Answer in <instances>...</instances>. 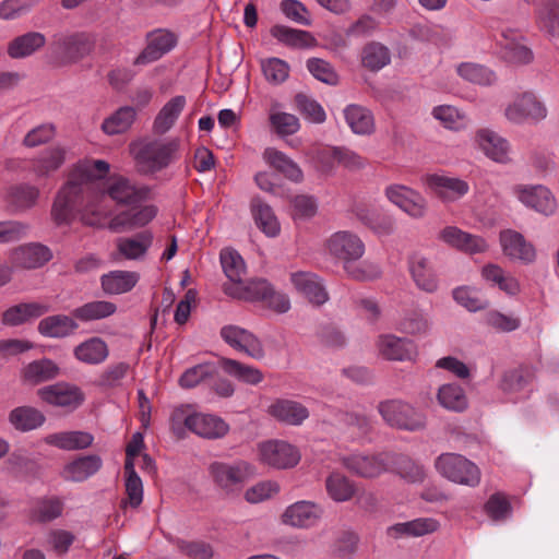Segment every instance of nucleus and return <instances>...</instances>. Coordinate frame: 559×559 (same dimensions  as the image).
<instances>
[{"instance_id": "f257e3e1", "label": "nucleus", "mask_w": 559, "mask_h": 559, "mask_svg": "<svg viewBox=\"0 0 559 559\" xmlns=\"http://www.w3.org/2000/svg\"><path fill=\"white\" fill-rule=\"evenodd\" d=\"M109 169L110 165L103 159L78 163L58 191L51 207V217L58 226L69 225L79 215L83 224L107 227L114 233L134 228L131 212H122L106 223L111 209L99 189L98 180L105 178Z\"/></svg>"}, {"instance_id": "f03ea898", "label": "nucleus", "mask_w": 559, "mask_h": 559, "mask_svg": "<svg viewBox=\"0 0 559 559\" xmlns=\"http://www.w3.org/2000/svg\"><path fill=\"white\" fill-rule=\"evenodd\" d=\"M178 151L176 140H143L130 145V152L142 173L153 174L167 167Z\"/></svg>"}, {"instance_id": "7ed1b4c3", "label": "nucleus", "mask_w": 559, "mask_h": 559, "mask_svg": "<svg viewBox=\"0 0 559 559\" xmlns=\"http://www.w3.org/2000/svg\"><path fill=\"white\" fill-rule=\"evenodd\" d=\"M437 472L454 484L476 487L480 483V469L478 466L457 453H443L435 462Z\"/></svg>"}, {"instance_id": "20e7f679", "label": "nucleus", "mask_w": 559, "mask_h": 559, "mask_svg": "<svg viewBox=\"0 0 559 559\" xmlns=\"http://www.w3.org/2000/svg\"><path fill=\"white\" fill-rule=\"evenodd\" d=\"M209 474L215 486L226 495L239 491L253 474V467L246 461L235 463L213 462Z\"/></svg>"}, {"instance_id": "39448f33", "label": "nucleus", "mask_w": 559, "mask_h": 559, "mask_svg": "<svg viewBox=\"0 0 559 559\" xmlns=\"http://www.w3.org/2000/svg\"><path fill=\"white\" fill-rule=\"evenodd\" d=\"M378 412L383 420L394 428L415 431L423 429L426 425V418L423 413L400 400L380 402Z\"/></svg>"}, {"instance_id": "423d86ee", "label": "nucleus", "mask_w": 559, "mask_h": 559, "mask_svg": "<svg viewBox=\"0 0 559 559\" xmlns=\"http://www.w3.org/2000/svg\"><path fill=\"white\" fill-rule=\"evenodd\" d=\"M341 464L353 475L373 479L389 469L390 455L374 452H353L341 457Z\"/></svg>"}, {"instance_id": "0eeeda50", "label": "nucleus", "mask_w": 559, "mask_h": 559, "mask_svg": "<svg viewBox=\"0 0 559 559\" xmlns=\"http://www.w3.org/2000/svg\"><path fill=\"white\" fill-rule=\"evenodd\" d=\"M51 51L67 62H76L93 49V40L84 33L56 34L50 44Z\"/></svg>"}, {"instance_id": "6e6552de", "label": "nucleus", "mask_w": 559, "mask_h": 559, "mask_svg": "<svg viewBox=\"0 0 559 559\" xmlns=\"http://www.w3.org/2000/svg\"><path fill=\"white\" fill-rule=\"evenodd\" d=\"M260 461L271 467L292 468L300 461L298 449L284 440H269L258 445Z\"/></svg>"}, {"instance_id": "1a4fd4ad", "label": "nucleus", "mask_w": 559, "mask_h": 559, "mask_svg": "<svg viewBox=\"0 0 559 559\" xmlns=\"http://www.w3.org/2000/svg\"><path fill=\"white\" fill-rule=\"evenodd\" d=\"M504 115L513 123H536L546 118L547 108L533 93H523L507 106Z\"/></svg>"}, {"instance_id": "9d476101", "label": "nucleus", "mask_w": 559, "mask_h": 559, "mask_svg": "<svg viewBox=\"0 0 559 559\" xmlns=\"http://www.w3.org/2000/svg\"><path fill=\"white\" fill-rule=\"evenodd\" d=\"M384 193L390 202L412 218L421 219L426 216L428 202L418 191L403 185H391L385 188Z\"/></svg>"}, {"instance_id": "9b49d317", "label": "nucleus", "mask_w": 559, "mask_h": 559, "mask_svg": "<svg viewBox=\"0 0 559 559\" xmlns=\"http://www.w3.org/2000/svg\"><path fill=\"white\" fill-rule=\"evenodd\" d=\"M37 395L43 402L51 406L69 411L76 409L85 400L83 391L78 385L68 382L43 386L37 391Z\"/></svg>"}, {"instance_id": "f8f14e48", "label": "nucleus", "mask_w": 559, "mask_h": 559, "mask_svg": "<svg viewBox=\"0 0 559 559\" xmlns=\"http://www.w3.org/2000/svg\"><path fill=\"white\" fill-rule=\"evenodd\" d=\"M438 239L450 248L469 255L484 253L489 249L484 237L469 234L456 226L443 227L438 234Z\"/></svg>"}, {"instance_id": "ddd939ff", "label": "nucleus", "mask_w": 559, "mask_h": 559, "mask_svg": "<svg viewBox=\"0 0 559 559\" xmlns=\"http://www.w3.org/2000/svg\"><path fill=\"white\" fill-rule=\"evenodd\" d=\"M512 192L523 205L546 216L554 214L557 209L556 198L542 185H518L513 187Z\"/></svg>"}, {"instance_id": "4468645a", "label": "nucleus", "mask_w": 559, "mask_h": 559, "mask_svg": "<svg viewBox=\"0 0 559 559\" xmlns=\"http://www.w3.org/2000/svg\"><path fill=\"white\" fill-rule=\"evenodd\" d=\"M102 179L98 180L100 182ZM99 189L104 194H108V197L117 202L118 204L123 205H134L147 199L150 194V189L145 186H138L128 178L118 176L111 177L107 182L106 189H102V183H99Z\"/></svg>"}, {"instance_id": "2eb2a0df", "label": "nucleus", "mask_w": 559, "mask_h": 559, "mask_svg": "<svg viewBox=\"0 0 559 559\" xmlns=\"http://www.w3.org/2000/svg\"><path fill=\"white\" fill-rule=\"evenodd\" d=\"M330 254L343 261L344 265L359 260L365 253L361 239L350 231H337L328 240Z\"/></svg>"}, {"instance_id": "dca6fc26", "label": "nucleus", "mask_w": 559, "mask_h": 559, "mask_svg": "<svg viewBox=\"0 0 559 559\" xmlns=\"http://www.w3.org/2000/svg\"><path fill=\"white\" fill-rule=\"evenodd\" d=\"M424 182L442 202H455L469 191L468 183L457 177L431 174L425 176Z\"/></svg>"}, {"instance_id": "f3484780", "label": "nucleus", "mask_w": 559, "mask_h": 559, "mask_svg": "<svg viewBox=\"0 0 559 559\" xmlns=\"http://www.w3.org/2000/svg\"><path fill=\"white\" fill-rule=\"evenodd\" d=\"M322 514L323 510L318 503L300 500L285 509L281 515V521L283 524L295 528H310L319 522Z\"/></svg>"}, {"instance_id": "a211bd4d", "label": "nucleus", "mask_w": 559, "mask_h": 559, "mask_svg": "<svg viewBox=\"0 0 559 559\" xmlns=\"http://www.w3.org/2000/svg\"><path fill=\"white\" fill-rule=\"evenodd\" d=\"M221 337L233 348L251 358L261 359L264 350L261 342L248 330L238 325H225L221 329Z\"/></svg>"}, {"instance_id": "6ab92c4d", "label": "nucleus", "mask_w": 559, "mask_h": 559, "mask_svg": "<svg viewBox=\"0 0 559 559\" xmlns=\"http://www.w3.org/2000/svg\"><path fill=\"white\" fill-rule=\"evenodd\" d=\"M379 355L386 360L411 361L417 356V347L408 338L382 334L377 340Z\"/></svg>"}, {"instance_id": "aec40b11", "label": "nucleus", "mask_w": 559, "mask_h": 559, "mask_svg": "<svg viewBox=\"0 0 559 559\" xmlns=\"http://www.w3.org/2000/svg\"><path fill=\"white\" fill-rule=\"evenodd\" d=\"M51 259V250L38 242L20 246L10 253V261L13 266L27 270L41 267Z\"/></svg>"}, {"instance_id": "412c9836", "label": "nucleus", "mask_w": 559, "mask_h": 559, "mask_svg": "<svg viewBox=\"0 0 559 559\" xmlns=\"http://www.w3.org/2000/svg\"><path fill=\"white\" fill-rule=\"evenodd\" d=\"M176 36L167 31L157 29L148 34L146 47L135 58V66H144L157 61L175 48Z\"/></svg>"}, {"instance_id": "4be33fe9", "label": "nucleus", "mask_w": 559, "mask_h": 559, "mask_svg": "<svg viewBox=\"0 0 559 559\" xmlns=\"http://www.w3.org/2000/svg\"><path fill=\"white\" fill-rule=\"evenodd\" d=\"M290 282L299 294L316 306H321L329 300V294L322 280L314 273L294 272L290 274Z\"/></svg>"}, {"instance_id": "5701e85b", "label": "nucleus", "mask_w": 559, "mask_h": 559, "mask_svg": "<svg viewBox=\"0 0 559 559\" xmlns=\"http://www.w3.org/2000/svg\"><path fill=\"white\" fill-rule=\"evenodd\" d=\"M499 240L502 252L511 260H518L526 264L535 260V248L525 240L522 234L511 229L502 230Z\"/></svg>"}, {"instance_id": "b1692460", "label": "nucleus", "mask_w": 559, "mask_h": 559, "mask_svg": "<svg viewBox=\"0 0 559 559\" xmlns=\"http://www.w3.org/2000/svg\"><path fill=\"white\" fill-rule=\"evenodd\" d=\"M103 460L97 454L80 455L68 462L61 469V477L67 481L82 483L97 474Z\"/></svg>"}, {"instance_id": "393cba45", "label": "nucleus", "mask_w": 559, "mask_h": 559, "mask_svg": "<svg viewBox=\"0 0 559 559\" xmlns=\"http://www.w3.org/2000/svg\"><path fill=\"white\" fill-rule=\"evenodd\" d=\"M267 414L289 426H300L309 417V411L304 404L288 399L275 400L269 406Z\"/></svg>"}, {"instance_id": "a878e982", "label": "nucleus", "mask_w": 559, "mask_h": 559, "mask_svg": "<svg viewBox=\"0 0 559 559\" xmlns=\"http://www.w3.org/2000/svg\"><path fill=\"white\" fill-rule=\"evenodd\" d=\"M522 35L512 29L501 32L499 45L502 57L515 64H526L533 60L532 51L521 43Z\"/></svg>"}, {"instance_id": "bb28decb", "label": "nucleus", "mask_w": 559, "mask_h": 559, "mask_svg": "<svg viewBox=\"0 0 559 559\" xmlns=\"http://www.w3.org/2000/svg\"><path fill=\"white\" fill-rule=\"evenodd\" d=\"M475 143L490 159L498 163L509 160V144L495 131L479 129L475 134Z\"/></svg>"}, {"instance_id": "cd10ccee", "label": "nucleus", "mask_w": 559, "mask_h": 559, "mask_svg": "<svg viewBox=\"0 0 559 559\" xmlns=\"http://www.w3.org/2000/svg\"><path fill=\"white\" fill-rule=\"evenodd\" d=\"M225 293L233 297L245 301H263L266 300L271 292V284L266 280H251L248 283L229 284L224 287Z\"/></svg>"}, {"instance_id": "c85d7f7f", "label": "nucleus", "mask_w": 559, "mask_h": 559, "mask_svg": "<svg viewBox=\"0 0 559 559\" xmlns=\"http://www.w3.org/2000/svg\"><path fill=\"white\" fill-rule=\"evenodd\" d=\"M38 198V188L28 183L12 186L5 193V202L12 213H21L32 209Z\"/></svg>"}, {"instance_id": "c756f323", "label": "nucleus", "mask_w": 559, "mask_h": 559, "mask_svg": "<svg viewBox=\"0 0 559 559\" xmlns=\"http://www.w3.org/2000/svg\"><path fill=\"white\" fill-rule=\"evenodd\" d=\"M480 275L486 283L498 287L507 295L515 296L520 293L521 286L519 281L498 264H485L480 270Z\"/></svg>"}, {"instance_id": "7c9ffc66", "label": "nucleus", "mask_w": 559, "mask_h": 559, "mask_svg": "<svg viewBox=\"0 0 559 559\" xmlns=\"http://www.w3.org/2000/svg\"><path fill=\"white\" fill-rule=\"evenodd\" d=\"M49 311V306L41 302L20 304L7 309L1 322L4 325L16 326L29 320L37 319Z\"/></svg>"}, {"instance_id": "2f4dec72", "label": "nucleus", "mask_w": 559, "mask_h": 559, "mask_svg": "<svg viewBox=\"0 0 559 559\" xmlns=\"http://www.w3.org/2000/svg\"><path fill=\"white\" fill-rule=\"evenodd\" d=\"M79 329L75 318L66 314H55L41 319L37 330L45 337L62 338L73 334Z\"/></svg>"}, {"instance_id": "473e14b6", "label": "nucleus", "mask_w": 559, "mask_h": 559, "mask_svg": "<svg viewBox=\"0 0 559 559\" xmlns=\"http://www.w3.org/2000/svg\"><path fill=\"white\" fill-rule=\"evenodd\" d=\"M344 119L349 129L358 135H369L374 131V118L365 106L349 104L343 109Z\"/></svg>"}, {"instance_id": "72a5a7b5", "label": "nucleus", "mask_w": 559, "mask_h": 559, "mask_svg": "<svg viewBox=\"0 0 559 559\" xmlns=\"http://www.w3.org/2000/svg\"><path fill=\"white\" fill-rule=\"evenodd\" d=\"M93 441L92 433L79 430L56 432L45 437L47 444L66 451L87 449L93 444Z\"/></svg>"}, {"instance_id": "f704fd0d", "label": "nucleus", "mask_w": 559, "mask_h": 559, "mask_svg": "<svg viewBox=\"0 0 559 559\" xmlns=\"http://www.w3.org/2000/svg\"><path fill=\"white\" fill-rule=\"evenodd\" d=\"M440 528V523L433 518H418L413 521L396 523L388 528V534L394 538L401 536L420 537L432 534Z\"/></svg>"}, {"instance_id": "c9c22d12", "label": "nucleus", "mask_w": 559, "mask_h": 559, "mask_svg": "<svg viewBox=\"0 0 559 559\" xmlns=\"http://www.w3.org/2000/svg\"><path fill=\"white\" fill-rule=\"evenodd\" d=\"M229 430V426L218 416L203 413H194L191 431L205 439L223 438Z\"/></svg>"}, {"instance_id": "e433bc0d", "label": "nucleus", "mask_w": 559, "mask_h": 559, "mask_svg": "<svg viewBox=\"0 0 559 559\" xmlns=\"http://www.w3.org/2000/svg\"><path fill=\"white\" fill-rule=\"evenodd\" d=\"M408 265L417 287L428 293H432L438 288V281L426 257L414 253L409 258Z\"/></svg>"}, {"instance_id": "4c0bfd02", "label": "nucleus", "mask_w": 559, "mask_h": 559, "mask_svg": "<svg viewBox=\"0 0 559 559\" xmlns=\"http://www.w3.org/2000/svg\"><path fill=\"white\" fill-rule=\"evenodd\" d=\"M140 275L132 271H111L100 277L103 290L108 295H120L130 292L139 282Z\"/></svg>"}, {"instance_id": "58836bf2", "label": "nucleus", "mask_w": 559, "mask_h": 559, "mask_svg": "<svg viewBox=\"0 0 559 559\" xmlns=\"http://www.w3.org/2000/svg\"><path fill=\"white\" fill-rule=\"evenodd\" d=\"M153 243V234L148 230L141 231L133 237L119 238L117 249L127 260L142 259Z\"/></svg>"}, {"instance_id": "ea45409f", "label": "nucleus", "mask_w": 559, "mask_h": 559, "mask_svg": "<svg viewBox=\"0 0 559 559\" xmlns=\"http://www.w3.org/2000/svg\"><path fill=\"white\" fill-rule=\"evenodd\" d=\"M263 159L294 182H300L304 179L300 167L290 157L274 147L264 150Z\"/></svg>"}, {"instance_id": "a19ab883", "label": "nucleus", "mask_w": 559, "mask_h": 559, "mask_svg": "<svg viewBox=\"0 0 559 559\" xmlns=\"http://www.w3.org/2000/svg\"><path fill=\"white\" fill-rule=\"evenodd\" d=\"M73 355L84 364L99 365L107 359L109 349L100 337H91L75 346Z\"/></svg>"}, {"instance_id": "79ce46f5", "label": "nucleus", "mask_w": 559, "mask_h": 559, "mask_svg": "<svg viewBox=\"0 0 559 559\" xmlns=\"http://www.w3.org/2000/svg\"><path fill=\"white\" fill-rule=\"evenodd\" d=\"M64 159L66 151L62 147H49L32 162L31 169L36 178H45L58 170Z\"/></svg>"}, {"instance_id": "37998d69", "label": "nucleus", "mask_w": 559, "mask_h": 559, "mask_svg": "<svg viewBox=\"0 0 559 559\" xmlns=\"http://www.w3.org/2000/svg\"><path fill=\"white\" fill-rule=\"evenodd\" d=\"M186 106V97L178 95L169 99L158 111L153 123L155 133H166L176 122Z\"/></svg>"}, {"instance_id": "c03bdc74", "label": "nucleus", "mask_w": 559, "mask_h": 559, "mask_svg": "<svg viewBox=\"0 0 559 559\" xmlns=\"http://www.w3.org/2000/svg\"><path fill=\"white\" fill-rule=\"evenodd\" d=\"M135 118V109L131 106H123L105 118L100 129L105 134L110 136L122 134L131 128Z\"/></svg>"}, {"instance_id": "a18cd8bd", "label": "nucleus", "mask_w": 559, "mask_h": 559, "mask_svg": "<svg viewBox=\"0 0 559 559\" xmlns=\"http://www.w3.org/2000/svg\"><path fill=\"white\" fill-rule=\"evenodd\" d=\"M45 44L46 37L44 34L39 32H28L14 38L10 43L8 53L12 58H25L43 48Z\"/></svg>"}, {"instance_id": "49530a36", "label": "nucleus", "mask_w": 559, "mask_h": 559, "mask_svg": "<svg viewBox=\"0 0 559 559\" xmlns=\"http://www.w3.org/2000/svg\"><path fill=\"white\" fill-rule=\"evenodd\" d=\"M333 420L336 425L352 429L359 437H365L372 430L371 419L357 411L334 409Z\"/></svg>"}, {"instance_id": "de8ad7c7", "label": "nucleus", "mask_w": 559, "mask_h": 559, "mask_svg": "<svg viewBox=\"0 0 559 559\" xmlns=\"http://www.w3.org/2000/svg\"><path fill=\"white\" fill-rule=\"evenodd\" d=\"M270 33L280 43L293 48H308L313 46L316 41L309 32L284 25L272 26Z\"/></svg>"}, {"instance_id": "09e8293b", "label": "nucleus", "mask_w": 559, "mask_h": 559, "mask_svg": "<svg viewBox=\"0 0 559 559\" xmlns=\"http://www.w3.org/2000/svg\"><path fill=\"white\" fill-rule=\"evenodd\" d=\"M44 414L31 406H20L9 414L10 424L20 431H29L40 427L45 423Z\"/></svg>"}, {"instance_id": "8fccbe9b", "label": "nucleus", "mask_w": 559, "mask_h": 559, "mask_svg": "<svg viewBox=\"0 0 559 559\" xmlns=\"http://www.w3.org/2000/svg\"><path fill=\"white\" fill-rule=\"evenodd\" d=\"M330 498L336 502L350 500L356 493L355 483L340 472L331 473L325 480Z\"/></svg>"}, {"instance_id": "3c124183", "label": "nucleus", "mask_w": 559, "mask_h": 559, "mask_svg": "<svg viewBox=\"0 0 559 559\" xmlns=\"http://www.w3.org/2000/svg\"><path fill=\"white\" fill-rule=\"evenodd\" d=\"M116 311L117 306L114 302L106 300H94L75 308L72 312V316L82 322H91L108 318Z\"/></svg>"}, {"instance_id": "603ef678", "label": "nucleus", "mask_w": 559, "mask_h": 559, "mask_svg": "<svg viewBox=\"0 0 559 559\" xmlns=\"http://www.w3.org/2000/svg\"><path fill=\"white\" fill-rule=\"evenodd\" d=\"M251 207L258 227L269 237L277 236L281 226L271 206L263 203L260 199H254Z\"/></svg>"}, {"instance_id": "864d4df0", "label": "nucleus", "mask_w": 559, "mask_h": 559, "mask_svg": "<svg viewBox=\"0 0 559 559\" xmlns=\"http://www.w3.org/2000/svg\"><path fill=\"white\" fill-rule=\"evenodd\" d=\"M59 367L50 359H40L29 362L23 369L24 381L37 384L56 378Z\"/></svg>"}, {"instance_id": "5fc2aeb1", "label": "nucleus", "mask_w": 559, "mask_h": 559, "mask_svg": "<svg viewBox=\"0 0 559 559\" xmlns=\"http://www.w3.org/2000/svg\"><path fill=\"white\" fill-rule=\"evenodd\" d=\"M539 28L550 38H559V0H544L538 12Z\"/></svg>"}, {"instance_id": "6e6d98bb", "label": "nucleus", "mask_w": 559, "mask_h": 559, "mask_svg": "<svg viewBox=\"0 0 559 559\" xmlns=\"http://www.w3.org/2000/svg\"><path fill=\"white\" fill-rule=\"evenodd\" d=\"M437 399L448 411L463 412L467 408V397L459 384L448 383L439 388Z\"/></svg>"}, {"instance_id": "4d7b16f0", "label": "nucleus", "mask_w": 559, "mask_h": 559, "mask_svg": "<svg viewBox=\"0 0 559 559\" xmlns=\"http://www.w3.org/2000/svg\"><path fill=\"white\" fill-rule=\"evenodd\" d=\"M221 365L225 372L241 382L255 385L263 380V373L258 368L241 364L235 359L223 358Z\"/></svg>"}, {"instance_id": "13d9d810", "label": "nucleus", "mask_w": 559, "mask_h": 559, "mask_svg": "<svg viewBox=\"0 0 559 559\" xmlns=\"http://www.w3.org/2000/svg\"><path fill=\"white\" fill-rule=\"evenodd\" d=\"M391 61L390 50L380 43H370L361 53L362 66L370 71H379Z\"/></svg>"}, {"instance_id": "bf43d9fd", "label": "nucleus", "mask_w": 559, "mask_h": 559, "mask_svg": "<svg viewBox=\"0 0 559 559\" xmlns=\"http://www.w3.org/2000/svg\"><path fill=\"white\" fill-rule=\"evenodd\" d=\"M221 264L225 275L233 282L239 284L246 272L245 261L234 249H223L219 254Z\"/></svg>"}, {"instance_id": "052dcab7", "label": "nucleus", "mask_w": 559, "mask_h": 559, "mask_svg": "<svg viewBox=\"0 0 559 559\" xmlns=\"http://www.w3.org/2000/svg\"><path fill=\"white\" fill-rule=\"evenodd\" d=\"M171 543L180 555L189 559H212L214 556L213 547L204 540H188L177 537L173 538Z\"/></svg>"}, {"instance_id": "680f3d73", "label": "nucleus", "mask_w": 559, "mask_h": 559, "mask_svg": "<svg viewBox=\"0 0 559 559\" xmlns=\"http://www.w3.org/2000/svg\"><path fill=\"white\" fill-rule=\"evenodd\" d=\"M126 473V504L138 508L143 501V484L134 469V463H124Z\"/></svg>"}, {"instance_id": "e2e57ef3", "label": "nucleus", "mask_w": 559, "mask_h": 559, "mask_svg": "<svg viewBox=\"0 0 559 559\" xmlns=\"http://www.w3.org/2000/svg\"><path fill=\"white\" fill-rule=\"evenodd\" d=\"M34 462L25 451L16 450L7 455L3 471L14 477H22L33 471Z\"/></svg>"}, {"instance_id": "0e129e2a", "label": "nucleus", "mask_w": 559, "mask_h": 559, "mask_svg": "<svg viewBox=\"0 0 559 559\" xmlns=\"http://www.w3.org/2000/svg\"><path fill=\"white\" fill-rule=\"evenodd\" d=\"M432 116L444 128L459 130L465 126L466 117L457 108L450 105H440L432 109Z\"/></svg>"}, {"instance_id": "69168bd1", "label": "nucleus", "mask_w": 559, "mask_h": 559, "mask_svg": "<svg viewBox=\"0 0 559 559\" xmlns=\"http://www.w3.org/2000/svg\"><path fill=\"white\" fill-rule=\"evenodd\" d=\"M261 68L266 81L273 84L283 83L289 75L288 63L280 58L273 57L262 60Z\"/></svg>"}, {"instance_id": "338daca9", "label": "nucleus", "mask_w": 559, "mask_h": 559, "mask_svg": "<svg viewBox=\"0 0 559 559\" xmlns=\"http://www.w3.org/2000/svg\"><path fill=\"white\" fill-rule=\"evenodd\" d=\"M306 66L317 80L329 85H336L338 83V75L328 61L320 58H310L307 60Z\"/></svg>"}, {"instance_id": "774afa93", "label": "nucleus", "mask_w": 559, "mask_h": 559, "mask_svg": "<svg viewBox=\"0 0 559 559\" xmlns=\"http://www.w3.org/2000/svg\"><path fill=\"white\" fill-rule=\"evenodd\" d=\"M270 123L276 133L282 136L294 134L300 128L298 118L284 111L272 110L270 114Z\"/></svg>"}]
</instances>
